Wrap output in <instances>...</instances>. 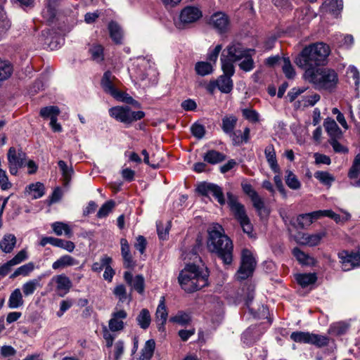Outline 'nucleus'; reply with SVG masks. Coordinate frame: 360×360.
I'll return each instance as SVG.
<instances>
[{
    "label": "nucleus",
    "instance_id": "nucleus-21",
    "mask_svg": "<svg viewBox=\"0 0 360 360\" xmlns=\"http://www.w3.org/2000/svg\"><path fill=\"white\" fill-rule=\"evenodd\" d=\"M16 243L17 239L13 234H5L0 240V249L4 253H11L15 248Z\"/></svg>",
    "mask_w": 360,
    "mask_h": 360
},
{
    "label": "nucleus",
    "instance_id": "nucleus-26",
    "mask_svg": "<svg viewBox=\"0 0 360 360\" xmlns=\"http://www.w3.org/2000/svg\"><path fill=\"white\" fill-rule=\"evenodd\" d=\"M319 100L320 96L318 94L304 95L295 103V107L300 108L314 106Z\"/></svg>",
    "mask_w": 360,
    "mask_h": 360
},
{
    "label": "nucleus",
    "instance_id": "nucleus-11",
    "mask_svg": "<svg viewBox=\"0 0 360 360\" xmlns=\"http://www.w3.org/2000/svg\"><path fill=\"white\" fill-rule=\"evenodd\" d=\"M226 57L232 61H240L243 57L248 53H255V49H247L238 41H232L226 49L224 50Z\"/></svg>",
    "mask_w": 360,
    "mask_h": 360
},
{
    "label": "nucleus",
    "instance_id": "nucleus-5",
    "mask_svg": "<svg viewBox=\"0 0 360 360\" xmlns=\"http://www.w3.org/2000/svg\"><path fill=\"white\" fill-rule=\"evenodd\" d=\"M228 205L231 212L233 213L235 218L240 223L243 231L250 238H255L253 233V226L248 217L244 206L240 203L236 197L231 193H227Z\"/></svg>",
    "mask_w": 360,
    "mask_h": 360
},
{
    "label": "nucleus",
    "instance_id": "nucleus-49",
    "mask_svg": "<svg viewBox=\"0 0 360 360\" xmlns=\"http://www.w3.org/2000/svg\"><path fill=\"white\" fill-rule=\"evenodd\" d=\"M91 58L99 63L104 59L103 47L100 44H93L89 49Z\"/></svg>",
    "mask_w": 360,
    "mask_h": 360
},
{
    "label": "nucleus",
    "instance_id": "nucleus-2",
    "mask_svg": "<svg viewBox=\"0 0 360 360\" xmlns=\"http://www.w3.org/2000/svg\"><path fill=\"white\" fill-rule=\"evenodd\" d=\"M330 53L329 46L323 42H316L305 46L295 59V64L305 70L308 68L326 63Z\"/></svg>",
    "mask_w": 360,
    "mask_h": 360
},
{
    "label": "nucleus",
    "instance_id": "nucleus-42",
    "mask_svg": "<svg viewBox=\"0 0 360 360\" xmlns=\"http://www.w3.org/2000/svg\"><path fill=\"white\" fill-rule=\"evenodd\" d=\"M51 227L57 236H61L63 233L68 237L72 236V230L69 225L65 223L56 221L51 224Z\"/></svg>",
    "mask_w": 360,
    "mask_h": 360
},
{
    "label": "nucleus",
    "instance_id": "nucleus-25",
    "mask_svg": "<svg viewBox=\"0 0 360 360\" xmlns=\"http://www.w3.org/2000/svg\"><path fill=\"white\" fill-rule=\"evenodd\" d=\"M25 192L32 199H38L41 198L45 193L44 186L41 182L31 184L26 187Z\"/></svg>",
    "mask_w": 360,
    "mask_h": 360
},
{
    "label": "nucleus",
    "instance_id": "nucleus-63",
    "mask_svg": "<svg viewBox=\"0 0 360 360\" xmlns=\"http://www.w3.org/2000/svg\"><path fill=\"white\" fill-rule=\"evenodd\" d=\"M116 100L119 101H122L128 104H134L136 101L127 94L119 91L116 96L114 97Z\"/></svg>",
    "mask_w": 360,
    "mask_h": 360
},
{
    "label": "nucleus",
    "instance_id": "nucleus-9",
    "mask_svg": "<svg viewBox=\"0 0 360 360\" xmlns=\"http://www.w3.org/2000/svg\"><path fill=\"white\" fill-rule=\"evenodd\" d=\"M197 192L205 197L212 195L220 205L225 203L222 189L217 185L211 183L202 182L196 188Z\"/></svg>",
    "mask_w": 360,
    "mask_h": 360
},
{
    "label": "nucleus",
    "instance_id": "nucleus-20",
    "mask_svg": "<svg viewBox=\"0 0 360 360\" xmlns=\"http://www.w3.org/2000/svg\"><path fill=\"white\" fill-rule=\"evenodd\" d=\"M264 154L266 161L271 170L274 173H279L280 168L277 162L276 151L272 144H269L266 147L264 150Z\"/></svg>",
    "mask_w": 360,
    "mask_h": 360
},
{
    "label": "nucleus",
    "instance_id": "nucleus-38",
    "mask_svg": "<svg viewBox=\"0 0 360 360\" xmlns=\"http://www.w3.org/2000/svg\"><path fill=\"white\" fill-rule=\"evenodd\" d=\"M203 159L210 164L215 165L224 160L225 155L217 150H210L204 155Z\"/></svg>",
    "mask_w": 360,
    "mask_h": 360
},
{
    "label": "nucleus",
    "instance_id": "nucleus-14",
    "mask_svg": "<svg viewBox=\"0 0 360 360\" xmlns=\"http://www.w3.org/2000/svg\"><path fill=\"white\" fill-rule=\"evenodd\" d=\"M55 283L56 285V290L58 295L63 297L65 295L69 292L71 289L72 284L70 279L65 274H60L53 276L50 282L49 285Z\"/></svg>",
    "mask_w": 360,
    "mask_h": 360
},
{
    "label": "nucleus",
    "instance_id": "nucleus-61",
    "mask_svg": "<svg viewBox=\"0 0 360 360\" xmlns=\"http://www.w3.org/2000/svg\"><path fill=\"white\" fill-rule=\"evenodd\" d=\"M10 27L9 20L6 16V13L0 9V38Z\"/></svg>",
    "mask_w": 360,
    "mask_h": 360
},
{
    "label": "nucleus",
    "instance_id": "nucleus-7",
    "mask_svg": "<svg viewBox=\"0 0 360 360\" xmlns=\"http://www.w3.org/2000/svg\"><path fill=\"white\" fill-rule=\"evenodd\" d=\"M256 266V260L252 252L244 249L241 254L240 266L236 273V278L239 281L247 279L252 276Z\"/></svg>",
    "mask_w": 360,
    "mask_h": 360
},
{
    "label": "nucleus",
    "instance_id": "nucleus-48",
    "mask_svg": "<svg viewBox=\"0 0 360 360\" xmlns=\"http://www.w3.org/2000/svg\"><path fill=\"white\" fill-rule=\"evenodd\" d=\"M285 183L287 186L292 190H297L301 187V183L297 177L290 170L286 171Z\"/></svg>",
    "mask_w": 360,
    "mask_h": 360
},
{
    "label": "nucleus",
    "instance_id": "nucleus-55",
    "mask_svg": "<svg viewBox=\"0 0 360 360\" xmlns=\"http://www.w3.org/2000/svg\"><path fill=\"white\" fill-rule=\"evenodd\" d=\"M170 229V221L164 224L162 221L157 222V232L160 239L165 240L167 238Z\"/></svg>",
    "mask_w": 360,
    "mask_h": 360
},
{
    "label": "nucleus",
    "instance_id": "nucleus-64",
    "mask_svg": "<svg viewBox=\"0 0 360 360\" xmlns=\"http://www.w3.org/2000/svg\"><path fill=\"white\" fill-rule=\"evenodd\" d=\"M115 295L117 297L121 302H124L127 299V291L124 285H117L113 291Z\"/></svg>",
    "mask_w": 360,
    "mask_h": 360
},
{
    "label": "nucleus",
    "instance_id": "nucleus-36",
    "mask_svg": "<svg viewBox=\"0 0 360 360\" xmlns=\"http://www.w3.org/2000/svg\"><path fill=\"white\" fill-rule=\"evenodd\" d=\"M221 68L224 72L223 75L229 76V77L231 78V76H233L235 72L233 63H236V61H232L231 60L226 58V54H224V52H222L221 56Z\"/></svg>",
    "mask_w": 360,
    "mask_h": 360
},
{
    "label": "nucleus",
    "instance_id": "nucleus-59",
    "mask_svg": "<svg viewBox=\"0 0 360 360\" xmlns=\"http://www.w3.org/2000/svg\"><path fill=\"white\" fill-rule=\"evenodd\" d=\"M324 233H318L314 234H308L307 241L305 242L306 245L313 247L318 245L322 238L324 237Z\"/></svg>",
    "mask_w": 360,
    "mask_h": 360
},
{
    "label": "nucleus",
    "instance_id": "nucleus-58",
    "mask_svg": "<svg viewBox=\"0 0 360 360\" xmlns=\"http://www.w3.org/2000/svg\"><path fill=\"white\" fill-rule=\"evenodd\" d=\"M114 206L115 202L112 200L107 201L99 209L97 213V217L101 219L107 217L108 214L112 211Z\"/></svg>",
    "mask_w": 360,
    "mask_h": 360
},
{
    "label": "nucleus",
    "instance_id": "nucleus-30",
    "mask_svg": "<svg viewBox=\"0 0 360 360\" xmlns=\"http://www.w3.org/2000/svg\"><path fill=\"white\" fill-rule=\"evenodd\" d=\"M217 88L224 94H229L233 89V81L229 76L221 75L217 80Z\"/></svg>",
    "mask_w": 360,
    "mask_h": 360
},
{
    "label": "nucleus",
    "instance_id": "nucleus-16",
    "mask_svg": "<svg viewBox=\"0 0 360 360\" xmlns=\"http://www.w3.org/2000/svg\"><path fill=\"white\" fill-rule=\"evenodd\" d=\"M167 317L168 311L165 305V298L164 296H162L155 311V321L160 331H164Z\"/></svg>",
    "mask_w": 360,
    "mask_h": 360
},
{
    "label": "nucleus",
    "instance_id": "nucleus-19",
    "mask_svg": "<svg viewBox=\"0 0 360 360\" xmlns=\"http://www.w3.org/2000/svg\"><path fill=\"white\" fill-rule=\"evenodd\" d=\"M78 264V260L70 255H65L59 257L52 264V269L54 270H60L68 266L77 265Z\"/></svg>",
    "mask_w": 360,
    "mask_h": 360
},
{
    "label": "nucleus",
    "instance_id": "nucleus-24",
    "mask_svg": "<svg viewBox=\"0 0 360 360\" xmlns=\"http://www.w3.org/2000/svg\"><path fill=\"white\" fill-rule=\"evenodd\" d=\"M24 300L22 293L20 288H15L10 295L8 300V307L10 309H18L23 306Z\"/></svg>",
    "mask_w": 360,
    "mask_h": 360
},
{
    "label": "nucleus",
    "instance_id": "nucleus-52",
    "mask_svg": "<svg viewBox=\"0 0 360 360\" xmlns=\"http://www.w3.org/2000/svg\"><path fill=\"white\" fill-rule=\"evenodd\" d=\"M282 69L285 77L288 79H292L295 75V72L291 65L290 60L288 58H282Z\"/></svg>",
    "mask_w": 360,
    "mask_h": 360
},
{
    "label": "nucleus",
    "instance_id": "nucleus-13",
    "mask_svg": "<svg viewBox=\"0 0 360 360\" xmlns=\"http://www.w3.org/2000/svg\"><path fill=\"white\" fill-rule=\"evenodd\" d=\"M338 258L343 271H347L356 266H360V253L342 250L338 253Z\"/></svg>",
    "mask_w": 360,
    "mask_h": 360
},
{
    "label": "nucleus",
    "instance_id": "nucleus-46",
    "mask_svg": "<svg viewBox=\"0 0 360 360\" xmlns=\"http://www.w3.org/2000/svg\"><path fill=\"white\" fill-rule=\"evenodd\" d=\"M13 72V67L10 63L0 59V82L8 79Z\"/></svg>",
    "mask_w": 360,
    "mask_h": 360
},
{
    "label": "nucleus",
    "instance_id": "nucleus-10",
    "mask_svg": "<svg viewBox=\"0 0 360 360\" xmlns=\"http://www.w3.org/2000/svg\"><path fill=\"white\" fill-rule=\"evenodd\" d=\"M208 24L218 33H226L230 27L229 17L224 12L214 13L208 20Z\"/></svg>",
    "mask_w": 360,
    "mask_h": 360
},
{
    "label": "nucleus",
    "instance_id": "nucleus-44",
    "mask_svg": "<svg viewBox=\"0 0 360 360\" xmlns=\"http://www.w3.org/2000/svg\"><path fill=\"white\" fill-rule=\"evenodd\" d=\"M34 264L32 262H28L17 268L13 274L11 276V278H14L19 276H27L34 271Z\"/></svg>",
    "mask_w": 360,
    "mask_h": 360
},
{
    "label": "nucleus",
    "instance_id": "nucleus-4",
    "mask_svg": "<svg viewBox=\"0 0 360 360\" xmlns=\"http://www.w3.org/2000/svg\"><path fill=\"white\" fill-rule=\"evenodd\" d=\"M304 78L319 90L331 91L335 88L338 82L336 72L327 68H308L305 70Z\"/></svg>",
    "mask_w": 360,
    "mask_h": 360
},
{
    "label": "nucleus",
    "instance_id": "nucleus-35",
    "mask_svg": "<svg viewBox=\"0 0 360 360\" xmlns=\"http://www.w3.org/2000/svg\"><path fill=\"white\" fill-rule=\"evenodd\" d=\"M342 0H325L322 5L323 10L333 14L342 10Z\"/></svg>",
    "mask_w": 360,
    "mask_h": 360
},
{
    "label": "nucleus",
    "instance_id": "nucleus-29",
    "mask_svg": "<svg viewBox=\"0 0 360 360\" xmlns=\"http://www.w3.org/2000/svg\"><path fill=\"white\" fill-rule=\"evenodd\" d=\"M58 165L62 174L63 184L65 186H68L71 181L74 170L71 166H68L63 160H59Z\"/></svg>",
    "mask_w": 360,
    "mask_h": 360
},
{
    "label": "nucleus",
    "instance_id": "nucleus-50",
    "mask_svg": "<svg viewBox=\"0 0 360 360\" xmlns=\"http://www.w3.org/2000/svg\"><path fill=\"white\" fill-rule=\"evenodd\" d=\"M191 321L189 314L184 311H179L175 316L171 317L170 321L178 323L181 326H186Z\"/></svg>",
    "mask_w": 360,
    "mask_h": 360
},
{
    "label": "nucleus",
    "instance_id": "nucleus-60",
    "mask_svg": "<svg viewBox=\"0 0 360 360\" xmlns=\"http://www.w3.org/2000/svg\"><path fill=\"white\" fill-rule=\"evenodd\" d=\"M130 285L139 293H142L144 290V278L141 275H137Z\"/></svg>",
    "mask_w": 360,
    "mask_h": 360
},
{
    "label": "nucleus",
    "instance_id": "nucleus-34",
    "mask_svg": "<svg viewBox=\"0 0 360 360\" xmlns=\"http://www.w3.org/2000/svg\"><path fill=\"white\" fill-rule=\"evenodd\" d=\"M325 129L331 138H338L341 136L342 132L334 120L328 119L324 122Z\"/></svg>",
    "mask_w": 360,
    "mask_h": 360
},
{
    "label": "nucleus",
    "instance_id": "nucleus-1",
    "mask_svg": "<svg viewBox=\"0 0 360 360\" xmlns=\"http://www.w3.org/2000/svg\"><path fill=\"white\" fill-rule=\"evenodd\" d=\"M207 248L210 252L215 253L225 264L233 261V243L225 234L223 227L219 224H212L207 229Z\"/></svg>",
    "mask_w": 360,
    "mask_h": 360
},
{
    "label": "nucleus",
    "instance_id": "nucleus-15",
    "mask_svg": "<svg viewBox=\"0 0 360 360\" xmlns=\"http://www.w3.org/2000/svg\"><path fill=\"white\" fill-rule=\"evenodd\" d=\"M202 17L201 11L195 6H187L180 13L181 23L186 25L195 22Z\"/></svg>",
    "mask_w": 360,
    "mask_h": 360
},
{
    "label": "nucleus",
    "instance_id": "nucleus-51",
    "mask_svg": "<svg viewBox=\"0 0 360 360\" xmlns=\"http://www.w3.org/2000/svg\"><path fill=\"white\" fill-rule=\"evenodd\" d=\"M59 114V108L54 105L44 107L40 110V115L44 118H50V120L57 117Z\"/></svg>",
    "mask_w": 360,
    "mask_h": 360
},
{
    "label": "nucleus",
    "instance_id": "nucleus-3",
    "mask_svg": "<svg viewBox=\"0 0 360 360\" xmlns=\"http://www.w3.org/2000/svg\"><path fill=\"white\" fill-rule=\"evenodd\" d=\"M208 276L207 269H200L195 264H188L180 272L178 279L181 288L191 292L207 285Z\"/></svg>",
    "mask_w": 360,
    "mask_h": 360
},
{
    "label": "nucleus",
    "instance_id": "nucleus-37",
    "mask_svg": "<svg viewBox=\"0 0 360 360\" xmlns=\"http://www.w3.org/2000/svg\"><path fill=\"white\" fill-rule=\"evenodd\" d=\"M136 319L140 328L146 330L150 326L151 322L150 314L147 309H142Z\"/></svg>",
    "mask_w": 360,
    "mask_h": 360
},
{
    "label": "nucleus",
    "instance_id": "nucleus-56",
    "mask_svg": "<svg viewBox=\"0 0 360 360\" xmlns=\"http://www.w3.org/2000/svg\"><path fill=\"white\" fill-rule=\"evenodd\" d=\"M335 40L337 43L340 44L341 46H345V48H349L354 43V38L352 35L347 34H337L335 36Z\"/></svg>",
    "mask_w": 360,
    "mask_h": 360
},
{
    "label": "nucleus",
    "instance_id": "nucleus-32",
    "mask_svg": "<svg viewBox=\"0 0 360 360\" xmlns=\"http://www.w3.org/2000/svg\"><path fill=\"white\" fill-rule=\"evenodd\" d=\"M295 279L299 285L302 288H305L314 283L317 280V277L314 273L298 274L295 276Z\"/></svg>",
    "mask_w": 360,
    "mask_h": 360
},
{
    "label": "nucleus",
    "instance_id": "nucleus-27",
    "mask_svg": "<svg viewBox=\"0 0 360 360\" xmlns=\"http://www.w3.org/2000/svg\"><path fill=\"white\" fill-rule=\"evenodd\" d=\"M41 277L39 276L38 278L29 280L25 283H23V285H22V290L23 295L27 297L34 294V292L38 288H41Z\"/></svg>",
    "mask_w": 360,
    "mask_h": 360
},
{
    "label": "nucleus",
    "instance_id": "nucleus-6",
    "mask_svg": "<svg viewBox=\"0 0 360 360\" xmlns=\"http://www.w3.org/2000/svg\"><path fill=\"white\" fill-rule=\"evenodd\" d=\"M111 117L124 124H131L140 120L145 116L143 111H133L129 106H115L108 110Z\"/></svg>",
    "mask_w": 360,
    "mask_h": 360
},
{
    "label": "nucleus",
    "instance_id": "nucleus-17",
    "mask_svg": "<svg viewBox=\"0 0 360 360\" xmlns=\"http://www.w3.org/2000/svg\"><path fill=\"white\" fill-rule=\"evenodd\" d=\"M116 78L110 71H106L101 79V86L103 90L111 95L113 98L118 93L119 90L116 88Z\"/></svg>",
    "mask_w": 360,
    "mask_h": 360
},
{
    "label": "nucleus",
    "instance_id": "nucleus-45",
    "mask_svg": "<svg viewBox=\"0 0 360 360\" xmlns=\"http://www.w3.org/2000/svg\"><path fill=\"white\" fill-rule=\"evenodd\" d=\"M237 122V118L234 115L225 116L222 119V129L226 134L233 132Z\"/></svg>",
    "mask_w": 360,
    "mask_h": 360
},
{
    "label": "nucleus",
    "instance_id": "nucleus-12",
    "mask_svg": "<svg viewBox=\"0 0 360 360\" xmlns=\"http://www.w3.org/2000/svg\"><path fill=\"white\" fill-rule=\"evenodd\" d=\"M26 158V155L21 150L16 151L15 148L11 147L8 152V162L10 173L16 175L18 169L22 167Z\"/></svg>",
    "mask_w": 360,
    "mask_h": 360
},
{
    "label": "nucleus",
    "instance_id": "nucleus-31",
    "mask_svg": "<svg viewBox=\"0 0 360 360\" xmlns=\"http://www.w3.org/2000/svg\"><path fill=\"white\" fill-rule=\"evenodd\" d=\"M108 30L112 41L116 44H122L123 32L120 25L115 22H110L108 25Z\"/></svg>",
    "mask_w": 360,
    "mask_h": 360
},
{
    "label": "nucleus",
    "instance_id": "nucleus-41",
    "mask_svg": "<svg viewBox=\"0 0 360 360\" xmlns=\"http://www.w3.org/2000/svg\"><path fill=\"white\" fill-rule=\"evenodd\" d=\"M255 53H248L243 57V59L238 61L240 70L245 72H250L255 68V62L252 56Z\"/></svg>",
    "mask_w": 360,
    "mask_h": 360
},
{
    "label": "nucleus",
    "instance_id": "nucleus-18",
    "mask_svg": "<svg viewBox=\"0 0 360 360\" xmlns=\"http://www.w3.org/2000/svg\"><path fill=\"white\" fill-rule=\"evenodd\" d=\"M127 316V314L123 309L113 312L112 318L109 321L108 325L110 330L114 332L122 330L124 328L123 320L125 319Z\"/></svg>",
    "mask_w": 360,
    "mask_h": 360
},
{
    "label": "nucleus",
    "instance_id": "nucleus-8",
    "mask_svg": "<svg viewBox=\"0 0 360 360\" xmlns=\"http://www.w3.org/2000/svg\"><path fill=\"white\" fill-rule=\"evenodd\" d=\"M241 187L243 191L250 198L253 207L257 210L258 214L261 217L268 216L269 212L264 205V200L252 188V185L246 182H243Z\"/></svg>",
    "mask_w": 360,
    "mask_h": 360
},
{
    "label": "nucleus",
    "instance_id": "nucleus-47",
    "mask_svg": "<svg viewBox=\"0 0 360 360\" xmlns=\"http://www.w3.org/2000/svg\"><path fill=\"white\" fill-rule=\"evenodd\" d=\"M328 342L329 339L327 336L310 333L309 344L314 345L318 347H322L326 346Z\"/></svg>",
    "mask_w": 360,
    "mask_h": 360
},
{
    "label": "nucleus",
    "instance_id": "nucleus-54",
    "mask_svg": "<svg viewBox=\"0 0 360 360\" xmlns=\"http://www.w3.org/2000/svg\"><path fill=\"white\" fill-rule=\"evenodd\" d=\"M312 219L309 213L300 214L296 219L297 224H293L297 228L304 229L305 226H309L312 224Z\"/></svg>",
    "mask_w": 360,
    "mask_h": 360
},
{
    "label": "nucleus",
    "instance_id": "nucleus-62",
    "mask_svg": "<svg viewBox=\"0 0 360 360\" xmlns=\"http://www.w3.org/2000/svg\"><path fill=\"white\" fill-rule=\"evenodd\" d=\"M27 258V252L25 249H23L19 251L10 261L13 266H15L25 261Z\"/></svg>",
    "mask_w": 360,
    "mask_h": 360
},
{
    "label": "nucleus",
    "instance_id": "nucleus-53",
    "mask_svg": "<svg viewBox=\"0 0 360 360\" xmlns=\"http://www.w3.org/2000/svg\"><path fill=\"white\" fill-rule=\"evenodd\" d=\"M310 333L296 331L290 335V338L295 342L309 344Z\"/></svg>",
    "mask_w": 360,
    "mask_h": 360
},
{
    "label": "nucleus",
    "instance_id": "nucleus-22",
    "mask_svg": "<svg viewBox=\"0 0 360 360\" xmlns=\"http://www.w3.org/2000/svg\"><path fill=\"white\" fill-rule=\"evenodd\" d=\"M294 257L300 264L304 266H314L316 259L308 254L302 252L300 248H295L292 250Z\"/></svg>",
    "mask_w": 360,
    "mask_h": 360
},
{
    "label": "nucleus",
    "instance_id": "nucleus-33",
    "mask_svg": "<svg viewBox=\"0 0 360 360\" xmlns=\"http://www.w3.org/2000/svg\"><path fill=\"white\" fill-rule=\"evenodd\" d=\"M346 77L349 84H353L358 89L360 84V73L354 65H349L346 71Z\"/></svg>",
    "mask_w": 360,
    "mask_h": 360
},
{
    "label": "nucleus",
    "instance_id": "nucleus-39",
    "mask_svg": "<svg viewBox=\"0 0 360 360\" xmlns=\"http://www.w3.org/2000/svg\"><path fill=\"white\" fill-rule=\"evenodd\" d=\"M360 174V154H358L354 160L353 165L350 168L348 176L350 179H356ZM353 186L360 187V179L355 183L352 184Z\"/></svg>",
    "mask_w": 360,
    "mask_h": 360
},
{
    "label": "nucleus",
    "instance_id": "nucleus-23",
    "mask_svg": "<svg viewBox=\"0 0 360 360\" xmlns=\"http://www.w3.org/2000/svg\"><path fill=\"white\" fill-rule=\"evenodd\" d=\"M314 176L319 183L326 188H330L335 181V176L327 171H316L314 174Z\"/></svg>",
    "mask_w": 360,
    "mask_h": 360
},
{
    "label": "nucleus",
    "instance_id": "nucleus-43",
    "mask_svg": "<svg viewBox=\"0 0 360 360\" xmlns=\"http://www.w3.org/2000/svg\"><path fill=\"white\" fill-rule=\"evenodd\" d=\"M195 70L198 75L206 76L212 73L213 65L210 62H198L195 65Z\"/></svg>",
    "mask_w": 360,
    "mask_h": 360
},
{
    "label": "nucleus",
    "instance_id": "nucleus-28",
    "mask_svg": "<svg viewBox=\"0 0 360 360\" xmlns=\"http://www.w3.org/2000/svg\"><path fill=\"white\" fill-rule=\"evenodd\" d=\"M58 0H46L45 8L42 11L43 17L51 21L56 16Z\"/></svg>",
    "mask_w": 360,
    "mask_h": 360
},
{
    "label": "nucleus",
    "instance_id": "nucleus-57",
    "mask_svg": "<svg viewBox=\"0 0 360 360\" xmlns=\"http://www.w3.org/2000/svg\"><path fill=\"white\" fill-rule=\"evenodd\" d=\"M243 116L251 122H258L259 121V113L251 108H245L242 110Z\"/></svg>",
    "mask_w": 360,
    "mask_h": 360
},
{
    "label": "nucleus",
    "instance_id": "nucleus-40",
    "mask_svg": "<svg viewBox=\"0 0 360 360\" xmlns=\"http://www.w3.org/2000/svg\"><path fill=\"white\" fill-rule=\"evenodd\" d=\"M155 347V342L153 340H147L143 348L141 349L139 360H150L153 355Z\"/></svg>",
    "mask_w": 360,
    "mask_h": 360
}]
</instances>
